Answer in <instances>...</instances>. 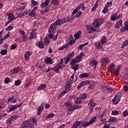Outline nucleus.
Segmentation results:
<instances>
[{
    "label": "nucleus",
    "instance_id": "obj_1",
    "mask_svg": "<svg viewBox=\"0 0 128 128\" xmlns=\"http://www.w3.org/2000/svg\"><path fill=\"white\" fill-rule=\"evenodd\" d=\"M104 24V20L102 18H98L96 20H94L91 25V30H90L88 34H92V32H98L100 30V24Z\"/></svg>",
    "mask_w": 128,
    "mask_h": 128
},
{
    "label": "nucleus",
    "instance_id": "obj_2",
    "mask_svg": "<svg viewBox=\"0 0 128 128\" xmlns=\"http://www.w3.org/2000/svg\"><path fill=\"white\" fill-rule=\"evenodd\" d=\"M84 56V52H80L79 55L76 56V58H74L72 62H70L72 68L74 70V72L78 70V65L76 64V62H80L82 60V58Z\"/></svg>",
    "mask_w": 128,
    "mask_h": 128
},
{
    "label": "nucleus",
    "instance_id": "obj_3",
    "mask_svg": "<svg viewBox=\"0 0 128 128\" xmlns=\"http://www.w3.org/2000/svg\"><path fill=\"white\" fill-rule=\"evenodd\" d=\"M70 88H72V82L70 81H67L66 86H65V90L64 92H62L59 96L58 98H62L64 94H66V92H68L70 90Z\"/></svg>",
    "mask_w": 128,
    "mask_h": 128
},
{
    "label": "nucleus",
    "instance_id": "obj_4",
    "mask_svg": "<svg viewBox=\"0 0 128 128\" xmlns=\"http://www.w3.org/2000/svg\"><path fill=\"white\" fill-rule=\"evenodd\" d=\"M56 28V26L54 24H51L48 30L49 34L48 35V38H54V29Z\"/></svg>",
    "mask_w": 128,
    "mask_h": 128
},
{
    "label": "nucleus",
    "instance_id": "obj_5",
    "mask_svg": "<svg viewBox=\"0 0 128 128\" xmlns=\"http://www.w3.org/2000/svg\"><path fill=\"white\" fill-rule=\"evenodd\" d=\"M68 20L66 18H64L62 19H60L57 20L54 24V26H55L56 28H58V26H61V24H66V22H68Z\"/></svg>",
    "mask_w": 128,
    "mask_h": 128
},
{
    "label": "nucleus",
    "instance_id": "obj_6",
    "mask_svg": "<svg viewBox=\"0 0 128 128\" xmlns=\"http://www.w3.org/2000/svg\"><path fill=\"white\" fill-rule=\"evenodd\" d=\"M122 98V94H117L116 95L115 97L112 99V102L114 104H118V102L120 101Z\"/></svg>",
    "mask_w": 128,
    "mask_h": 128
},
{
    "label": "nucleus",
    "instance_id": "obj_7",
    "mask_svg": "<svg viewBox=\"0 0 128 128\" xmlns=\"http://www.w3.org/2000/svg\"><path fill=\"white\" fill-rule=\"evenodd\" d=\"M64 106H68V114H70L72 112V108H73L72 106V104L70 103V102H66L64 103Z\"/></svg>",
    "mask_w": 128,
    "mask_h": 128
},
{
    "label": "nucleus",
    "instance_id": "obj_8",
    "mask_svg": "<svg viewBox=\"0 0 128 128\" xmlns=\"http://www.w3.org/2000/svg\"><path fill=\"white\" fill-rule=\"evenodd\" d=\"M7 16H8V18L10 20L8 22H6V26H8L9 24H10L12 20H14L16 18L14 17V14L10 13V14H8Z\"/></svg>",
    "mask_w": 128,
    "mask_h": 128
},
{
    "label": "nucleus",
    "instance_id": "obj_9",
    "mask_svg": "<svg viewBox=\"0 0 128 128\" xmlns=\"http://www.w3.org/2000/svg\"><path fill=\"white\" fill-rule=\"evenodd\" d=\"M34 124H36V118H32L30 120V124H28V127L29 128H34Z\"/></svg>",
    "mask_w": 128,
    "mask_h": 128
},
{
    "label": "nucleus",
    "instance_id": "obj_10",
    "mask_svg": "<svg viewBox=\"0 0 128 128\" xmlns=\"http://www.w3.org/2000/svg\"><path fill=\"white\" fill-rule=\"evenodd\" d=\"M44 103L42 104L41 105L39 106V108L38 109V112H37L38 116H40L42 114V112L44 110Z\"/></svg>",
    "mask_w": 128,
    "mask_h": 128
},
{
    "label": "nucleus",
    "instance_id": "obj_11",
    "mask_svg": "<svg viewBox=\"0 0 128 128\" xmlns=\"http://www.w3.org/2000/svg\"><path fill=\"white\" fill-rule=\"evenodd\" d=\"M110 62V59L108 58H102L101 60V64L102 66H106V64Z\"/></svg>",
    "mask_w": 128,
    "mask_h": 128
},
{
    "label": "nucleus",
    "instance_id": "obj_12",
    "mask_svg": "<svg viewBox=\"0 0 128 128\" xmlns=\"http://www.w3.org/2000/svg\"><path fill=\"white\" fill-rule=\"evenodd\" d=\"M36 29H34L31 33V35L28 38V40H32V38H36Z\"/></svg>",
    "mask_w": 128,
    "mask_h": 128
},
{
    "label": "nucleus",
    "instance_id": "obj_13",
    "mask_svg": "<svg viewBox=\"0 0 128 128\" xmlns=\"http://www.w3.org/2000/svg\"><path fill=\"white\" fill-rule=\"evenodd\" d=\"M78 126L79 128H82V122L80 121L77 120L76 121L74 124H73L72 128H78Z\"/></svg>",
    "mask_w": 128,
    "mask_h": 128
},
{
    "label": "nucleus",
    "instance_id": "obj_14",
    "mask_svg": "<svg viewBox=\"0 0 128 128\" xmlns=\"http://www.w3.org/2000/svg\"><path fill=\"white\" fill-rule=\"evenodd\" d=\"M50 0H46V2H42L41 4L40 7L42 8H44L48 6V4H50Z\"/></svg>",
    "mask_w": 128,
    "mask_h": 128
},
{
    "label": "nucleus",
    "instance_id": "obj_15",
    "mask_svg": "<svg viewBox=\"0 0 128 128\" xmlns=\"http://www.w3.org/2000/svg\"><path fill=\"white\" fill-rule=\"evenodd\" d=\"M28 120L24 121L21 124L20 128H28Z\"/></svg>",
    "mask_w": 128,
    "mask_h": 128
},
{
    "label": "nucleus",
    "instance_id": "obj_16",
    "mask_svg": "<svg viewBox=\"0 0 128 128\" xmlns=\"http://www.w3.org/2000/svg\"><path fill=\"white\" fill-rule=\"evenodd\" d=\"M98 64V62L96 60H92L90 62V66H93V68H96V65Z\"/></svg>",
    "mask_w": 128,
    "mask_h": 128
},
{
    "label": "nucleus",
    "instance_id": "obj_17",
    "mask_svg": "<svg viewBox=\"0 0 128 128\" xmlns=\"http://www.w3.org/2000/svg\"><path fill=\"white\" fill-rule=\"evenodd\" d=\"M61 68H62V67H60V66L56 65L54 67L53 70H54L55 72L60 74V70Z\"/></svg>",
    "mask_w": 128,
    "mask_h": 128
},
{
    "label": "nucleus",
    "instance_id": "obj_18",
    "mask_svg": "<svg viewBox=\"0 0 128 128\" xmlns=\"http://www.w3.org/2000/svg\"><path fill=\"white\" fill-rule=\"evenodd\" d=\"M44 62L46 64H52L54 62L52 59L50 58H46L45 59Z\"/></svg>",
    "mask_w": 128,
    "mask_h": 128
},
{
    "label": "nucleus",
    "instance_id": "obj_19",
    "mask_svg": "<svg viewBox=\"0 0 128 128\" xmlns=\"http://www.w3.org/2000/svg\"><path fill=\"white\" fill-rule=\"evenodd\" d=\"M9 110L8 111V112H12L14 110H16V108H18V106H12L11 105L9 106Z\"/></svg>",
    "mask_w": 128,
    "mask_h": 128
},
{
    "label": "nucleus",
    "instance_id": "obj_20",
    "mask_svg": "<svg viewBox=\"0 0 128 128\" xmlns=\"http://www.w3.org/2000/svg\"><path fill=\"white\" fill-rule=\"evenodd\" d=\"M80 36H82V32L78 31L74 35V38L76 40H78L80 38Z\"/></svg>",
    "mask_w": 128,
    "mask_h": 128
},
{
    "label": "nucleus",
    "instance_id": "obj_21",
    "mask_svg": "<svg viewBox=\"0 0 128 128\" xmlns=\"http://www.w3.org/2000/svg\"><path fill=\"white\" fill-rule=\"evenodd\" d=\"M90 84V82L86 80V81H83L80 84V86H86V84Z\"/></svg>",
    "mask_w": 128,
    "mask_h": 128
},
{
    "label": "nucleus",
    "instance_id": "obj_22",
    "mask_svg": "<svg viewBox=\"0 0 128 128\" xmlns=\"http://www.w3.org/2000/svg\"><path fill=\"white\" fill-rule=\"evenodd\" d=\"M96 45L97 46V48L98 50H102V44L100 43V42H98L96 43Z\"/></svg>",
    "mask_w": 128,
    "mask_h": 128
},
{
    "label": "nucleus",
    "instance_id": "obj_23",
    "mask_svg": "<svg viewBox=\"0 0 128 128\" xmlns=\"http://www.w3.org/2000/svg\"><path fill=\"white\" fill-rule=\"evenodd\" d=\"M75 102L78 104H82V98L78 97L76 98H75Z\"/></svg>",
    "mask_w": 128,
    "mask_h": 128
},
{
    "label": "nucleus",
    "instance_id": "obj_24",
    "mask_svg": "<svg viewBox=\"0 0 128 128\" xmlns=\"http://www.w3.org/2000/svg\"><path fill=\"white\" fill-rule=\"evenodd\" d=\"M46 88V84H42L38 86V90H44V88Z\"/></svg>",
    "mask_w": 128,
    "mask_h": 128
},
{
    "label": "nucleus",
    "instance_id": "obj_25",
    "mask_svg": "<svg viewBox=\"0 0 128 128\" xmlns=\"http://www.w3.org/2000/svg\"><path fill=\"white\" fill-rule=\"evenodd\" d=\"M88 74L86 73H84L83 74H80L79 76V78H88Z\"/></svg>",
    "mask_w": 128,
    "mask_h": 128
},
{
    "label": "nucleus",
    "instance_id": "obj_26",
    "mask_svg": "<svg viewBox=\"0 0 128 128\" xmlns=\"http://www.w3.org/2000/svg\"><path fill=\"white\" fill-rule=\"evenodd\" d=\"M116 14H114L111 16V20H112V22H114V20H118V18L116 17Z\"/></svg>",
    "mask_w": 128,
    "mask_h": 128
},
{
    "label": "nucleus",
    "instance_id": "obj_27",
    "mask_svg": "<svg viewBox=\"0 0 128 128\" xmlns=\"http://www.w3.org/2000/svg\"><path fill=\"white\" fill-rule=\"evenodd\" d=\"M51 4H54V6H58L60 4L58 0H52L51 2Z\"/></svg>",
    "mask_w": 128,
    "mask_h": 128
},
{
    "label": "nucleus",
    "instance_id": "obj_28",
    "mask_svg": "<svg viewBox=\"0 0 128 128\" xmlns=\"http://www.w3.org/2000/svg\"><path fill=\"white\" fill-rule=\"evenodd\" d=\"M90 122H86V121L82 122V126H90Z\"/></svg>",
    "mask_w": 128,
    "mask_h": 128
},
{
    "label": "nucleus",
    "instance_id": "obj_29",
    "mask_svg": "<svg viewBox=\"0 0 128 128\" xmlns=\"http://www.w3.org/2000/svg\"><path fill=\"white\" fill-rule=\"evenodd\" d=\"M32 54H30V52H26L24 56L26 58V60H30L29 56L31 55Z\"/></svg>",
    "mask_w": 128,
    "mask_h": 128
},
{
    "label": "nucleus",
    "instance_id": "obj_30",
    "mask_svg": "<svg viewBox=\"0 0 128 128\" xmlns=\"http://www.w3.org/2000/svg\"><path fill=\"white\" fill-rule=\"evenodd\" d=\"M88 42H86L84 44H82L80 45L78 47V50H82V48H84V46H88Z\"/></svg>",
    "mask_w": 128,
    "mask_h": 128
},
{
    "label": "nucleus",
    "instance_id": "obj_31",
    "mask_svg": "<svg viewBox=\"0 0 128 128\" xmlns=\"http://www.w3.org/2000/svg\"><path fill=\"white\" fill-rule=\"evenodd\" d=\"M17 118H18V115H13L10 118V120L14 121L15 120H16Z\"/></svg>",
    "mask_w": 128,
    "mask_h": 128
},
{
    "label": "nucleus",
    "instance_id": "obj_32",
    "mask_svg": "<svg viewBox=\"0 0 128 128\" xmlns=\"http://www.w3.org/2000/svg\"><path fill=\"white\" fill-rule=\"evenodd\" d=\"M44 44H46V46L48 45V44H50V40L48 39V36H46L44 38Z\"/></svg>",
    "mask_w": 128,
    "mask_h": 128
},
{
    "label": "nucleus",
    "instance_id": "obj_33",
    "mask_svg": "<svg viewBox=\"0 0 128 128\" xmlns=\"http://www.w3.org/2000/svg\"><path fill=\"white\" fill-rule=\"evenodd\" d=\"M106 38L104 36L102 37L101 38V43L102 44H106Z\"/></svg>",
    "mask_w": 128,
    "mask_h": 128
},
{
    "label": "nucleus",
    "instance_id": "obj_34",
    "mask_svg": "<svg viewBox=\"0 0 128 128\" xmlns=\"http://www.w3.org/2000/svg\"><path fill=\"white\" fill-rule=\"evenodd\" d=\"M121 32H126V30H128V24L125 25V26L123 27L120 30Z\"/></svg>",
    "mask_w": 128,
    "mask_h": 128
},
{
    "label": "nucleus",
    "instance_id": "obj_35",
    "mask_svg": "<svg viewBox=\"0 0 128 128\" xmlns=\"http://www.w3.org/2000/svg\"><path fill=\"white\" fill-rule=\"evenodd\" d=\"M110 122H118V118L114 117H111L110 120Z\"/></svg>",
    "mask_w": 128,
    "mask_h": 128
},
{
    "label": "nucleus",
    "instance_id": "obj_36",
    "mask_svg": "<svg viewBox=\"0 0 128 128\" xmlns=\"http://www.w3.org/2000/svg\"><path fill=\"white\" fill-rule=\"evenodd\" d=\"M96 117H93L92 118H91L89 122V123L90 124H94V122H96Z\"/></svg>",
    "mask_w": 128,
    "mask_h": 128
},
{
    "label": "nucleus",
    "instance_id": "obj_37",
    "mask_svg": "<svg viewBox=\"0 0 128 128\" xmlns=\"http://www.w3.org/2000/svg\"><path fill=\"white\" fill-rule=\"evenodd\" d=\"M54 114H48L47 116L46 117V120H48V118H54Z\"/></svg>",
    "mask_w": 128,
    "mask_h": 128
},
{
    "label": "nucleus",
    "instance_id": "obj_38",
    "mask_svg": "<svg viewBox=\"0 0 128 128\" xmlns=\"http://www.w3.org/2000/svg\"><path fill=\"white\" fill-rule=\"evenodd\" d=\"M62 62H64V59L62 58L60 60V62L58 64V66H60V68H62L64 67V65L62 64Z\"/></svg>",
    "mask_w": 128,
    "mask_h": 128
},
{
    "label": "nucleus",
    "instance_id": "obj_39",
    "mask_svg": "<svg viewBox=\"0 0 128 128\" xmlns=\"http://www.w3.org/2000/svg\"><path fill=\"white\" fill-rule=\"evenodd\" d=\"M30 16H32V18H34L36 16V12H34L32 10V12H29Z\"/></svg>",
    "mask_w": 128,
    "mask_h": 128
},
{
    "label": "nucleus",
    "instance_id": "obj_40",
    "mask_svg": "<svg viewBox=\"0 0 128 128\" xmlns=\"http://www.w3.org/2000/svg\"><path fill=\"white\" fill-rule=\"evenodd\" d=\"M10 36V32L8 33V34H7L4 38H2L1 39V40H2V42H4V40H6V38H9V36Z\"/></svg>",
    "mask_w": 128,
    "mask_h": 128
},
{
    "label": "nucleus",
    "instance_id": "obj_41",
    "mask_svg": "<svg viewBox=\"0 0 128 128\" xmlns=\"http://www.w3.org/2000/svg\"><path fill=\"white\" fill-rule=\"evenodd\" d=\"M38 48H44V44H42V42H38Z\"/></svg>",
    "mask_w": 128,
    "mask_h": 128
},
{
    "label": "nucleus",
    "instance_id": "obj_42",
    "mask_svg": "<svg viewBox=\"0 0 128 128\" xmlns=\"http://www.w3.org/2000/svg\"><path fill=\"white\" fill-rule=\"evenodd\" d=\"M19 70H20V68H15L14 69H12L11 70V72H12V74H16V73L18 72Z\"/></svg>",
    "mask_w": 128,
    "mask_h": 128
},
{
    "label": "nucleus",
    "instance_id": "obj_43",
    "mask_svg": "<svg viewBox=\"0 0 128 128\" xmlns=\"http://www.w3.org/2000/svg\"><path fill=\"white\" fill-rule=\"evenodd\" d=\"M7 52L8 51L6 50H2L0 52V54H1L2 56H4L5 54H6Z\"/></svg>",
    "mask_w": 128,
    "mask_h": 128
},
{
    "label": "nucleus",
    "instance_id": "obj_44",
    "mask_svg": "<svg viewBox=\"0 0 128 128\" xmlns=\"http://www.w3.org/2000/svg\"><path fill=\"white\" fill-rule=\"evenodd\" d=\"M80 10V7H78L76 8L75 10H73V12L72 13V14L74 15V14H76L77 12H78V10Z\"/></svg>",
    "mask_w": 128,
    "mask_h": 128
},
{
    "label": "nucleus",
    "instance_id": "obj_45",
    "mask_svg": "<svg viewBox=\"0 0 128 128\" xmlns=\"http://www.w3.org/2000/svg\"><path fill=\"white\" fill-rule=\"evenodd\" d=\"M74 52H72L71 53L68 54V56L69 58H74Z\"/></svg>",
    "mask_w": 128,
    "mask_h": 128
},
{
    "label": "nucleus",
    "instance_id": "obj_46",
    "mask_svg": "<svg viewBox=\"0 0 128 128\" xmlns=\"http://www.w3.org/2000/svg\"><path fill=\"white\" fill-rule=\"evenodd\" d=\"M49 10H50V8H48V7H46L45 10H42L41 12L42 14H46V12H48Z\"/></svg>",
    "mask_w": 128,
    "mask_h": 128
},
{
    "label": "nucleus",
    "instance_id": "obj_47",
    "mask_svg": "<svg viewBox=\"0 0 128 128\" xmlns=\"http://www.w3.org/2000/svg\"><path fill=\"white\" fill-rule=\"evenodd\" d=\"M82 108V106H75L72 108H71V110H72V112H74V110H78V108Z\"/></svg>",
    "mask_w": 128,
    "mask_h": 128
},
{
    "label": "nucleus",
    "instance_id": "obj_48",
    "mask_svg": "<svg viewBox=\"0 0 128 128\" xmlns=\"http://www.w3.org/2000/svg\"><path fill=\"white\" fill-rule=\"evenodd\" d=\"M20 84H22V81L20 80H17L15 82V86H20Z\"/></svg>",
    "mask_w": 128,
    "mask_h": 128
},
{
    "label": "nucleus",
    "instance_id": "obj_49",
    "mask_svg": "<svg viewBox=\"0 0 128 128\" xmlns=\"http://www.w3.org/2000/svg\"><path fill=\"white\" fill-rule=\"evenodd\" d=\"M80 98H82V100H84L86 98V94H81L80 96Z\"/></svg>",
    "mask_w": 128,
    "mask_h": 128
},
{
    "label": "nucleus",
    "instance_id": "obj_50",
    "mask_svg": "<svg viewBox=\"0 0 128 128\" xmlns=\"http://www.w3.org/2000/svg\"><path fill=\"white\" fill-rule=\"evenodd\" d=\"M104 112H101L100 113V114H98V118H104Z\"/></svg>",
    "mask_w": 128,
    "mask_h": 128
},
{
    "label": "nucleus",
    "instance_id": "obj_51",
    "mask_svg": "<svg viewBox=\"0 0 128 128\" xmlns=\"http://www.w3.org/2000/svg\"><path fill=\"white\" fill-rule=\"evenodd\" d=\"M112 114H113V116H116V114H120V112H118V110H114L112 112Z\"/></svg>",
    "mask_w": 128,
    "mask_h": 128
},
{
    "label": "nucleus",
    "instance_id": "obj_52",
    "mask_svg": "<svg viewBox=\"0 0 128 128\" xmlns=\"http://www.w3.org/2000/svg\"><path fill=\"white\" fill-rule=\"evenodd\" d=\"M101 90L103 91L106 90L108 88L106 86H104V85H102L101 86Z\"/></svg>",
    "mask_w": 128,
    "mask_h": 128
},
{
    "label": "nucleus",
    "instance_id": "obj_53",
    "mask_svg": "<svg viewBox=\"0 0 128 128\" xmlns=\"http://www.w3.org/2000/svg\"><path fill=\"white\" fill-rule=\"evenodd\" d=\"M78 8H82L83 10H86V8H84V4H81L78 6Z\"/></svg>",
    "mask_w": 128,
    "mask_h": 128
},
{
    "label": "nucleus",
    "instance_id": "obj_54",
    "mask_svg": "<svg viewBox=\"0 0 128 128\" xmlns=\"http://www.w3.org/2000/svg\"><path fill=\"white\" fill-rule=\"evenodd\" d=\"M64 60H65V64H68V62H70V58H68V57H67L66 58H64Z\"/></svg>",
    "mask_w": 128,
    "mask_h": 128
},
{
    "label": "nucleus",
    "instance_id": "obj_55",
    "mask_svg": "<svg viewBox=\"0 0 128 128\" xmlns=\"http://www.w3.org/2000/svg\"><path fill=\"white\" fill-rule=\"evenodd\" d=\"M12 120H10H10H6V124L8 126H10L12 124Z\"/></svg>",
    "mask_w": 128,
    "mask_h": 128
},
{
    "label": "nucleus",
    "instance_id": "obj_56",
    "mask_svg": "<svg viewBox=\"0 0 128 128\" xmlns=\"http://www.w3.org/2000/svg\"><path fill=\"white\" fill-rule=\"evenodd\" d=\"M82 16V12L79 11L77 13V14L75 16L76 18H80V16Z\"/></svg>",
    "mask_w": 128,
    "mask_h": 128
},
{
    "label": "nucleus",
    "instance_id": "obj_57",
    "mask_svg": "<svg viewBox=\"0 0 128 128\" xmlns=\"http://www.w3.org/2000/svg\"><path fill=\"white\" fill-rule=\"evenodd\" d=\"M12 30V26H8L6 29V32H8L9 30Z\"/></svg>",
    "mask_w": 128,
    "mask_h": 128
},
{
    "label": "nucleus",
    "instance_id": "obj_58",
    "mask_svg": "<svg viewBox=\"0 0 128 128\" xmlns=\"http://www.w3.org/2000/svg\"><path fill=\"white\" fill-rule=\"evenodd\" d=\"M18 32H20V34H22V36H24V34H26V32L24 31V30H18Z\"/></svg>",
    "mask_w": 128,
    "mask_h": 128
},
{
    "label": "nucleus",
    "instance_id": "obj_59",
    "mask_svg": "<svg viewBox=\"0 0 128 128\" xmlns=\"http://www.w3.org/2000/svg\"><path fill=\"white\" fill-rule=\"evenodd\" d=\"M22 40H23V42H26V40H28V36H24V35L23 36Z\"/></svg>",
    "mask_w": 128,
    "mask_h": 128
},
{
    "label": "nucleus",
    "instance_id": "obj_60",
    "mask_svg": "<svg viewBox=\"0 0 128 128\" xmlns=\"http://www.w3.org/2000/svg\"><path fill=\"white\" fill-rule=\"evenodd\" d=\"M110 66L111 72H114V64H112Z\"/></svg>",
    "mask_w": 128,
    "mask_h": 128
},
{
    "label": "nucleus",
    "instance_id": "obj_61",
    "mask_svg": "<svg viewBox=\"0 0 128 128\" xmlns=\"http://www.w3.org/2000/svg\"><path fill=\"white\" fill-rule=\"evenodd\" d=\"M102 12L103 14H106L108 12V7L106 6Z\"/></svg>",
    "mask_w": 128,
    "mask_h": 128
},
{
    "label": "nucleus",
    "instance_id": "obj_62",
    "mask_svg": "<svg viewBox=\"0 0 128 128\" xmlns=\"http://www.w3.org/2000/svg\"><path fill=\"white\" fill-rule=\"evenodd\" d=\"M112 2H108L106 5V6L107 8H110V6H112Z\"/></svg>",
    "mask_w": 128,
    "mask_h": 128
},
{
    "label": "nucleus",
    "instance_id": "obj_63",
    "mask_svg": "<svg viewBox=\"0 0 128 128\" xmlns=\"http://www.w3.org/2000/svg\"><path fill=\"white\" fill-rule=\"evenodd\" d=\"M74 18L73 17H68L67 20L68 22H72V20H74Z\"/></svg>",
    "mask_w": 128,
    "mask_h": 128
},
{
    "label": "nucleus",
    "instance_id": "obj_64",
    "mask_svg": "<svg viewBox=\"0 0 128 128\" xmlns=\"http://www.w3.org/2000/svg\"><path fill=\"white\" fill-rule=\"evenodd\" d=\"M88 106H91V108H94V106H96V104L94 102V103H92L90 104H89Z\"/></svg>",
    "mask_w": 128,
    "mask_h": 128
}]
</instances>
